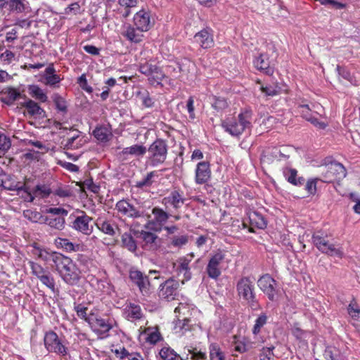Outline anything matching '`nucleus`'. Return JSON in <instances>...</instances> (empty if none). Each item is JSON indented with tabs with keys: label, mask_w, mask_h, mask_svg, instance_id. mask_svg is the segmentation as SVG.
I'll list each match as a JSON object with an SVG mask.
<instances>
[{
	"label": "nucleus",
	"mask_w": 360,
	"mask_h": 360,
	"mask_svg": "<svg viewBox=\"0 0 360 360\" xmlns=\"http://www.w3.org/2000/svg\"><path fill=\"white\" fill-rule=\"evenodd\" d=\"M251 114L245 111L238 115V118L227 117L222 121L221 126L226 131L233 136H240L246 129L252 127Z\"/></svg>",
	"instance_id": "f257e3e1"
},
{
	"label": "nucleus",
	"mask_w": 360,
	"mask_h": 360,
	"mask_svg": "<svg viewBox=\"0 0 360 360\" xmlns=\"http://www.w3.org/2000/svg\"><path fill=\"white\" fill-rule=\"evenodd\" d=\"M44 344L49 353H54L61 356H65L69 353L68 342L63 335L59 336L53 330L45 333Z\"/></svg>",
	"instance_id": "f03ea898"
},
{
	"label": "nucleus",
	"mask_w": 360,
	"mask_h": 360,
	"mask_svg": "<svg viewBox=\"0 0 360 360\" xmlns=\"http://www.w3.org/2000/svg\"><path fill=\"white\" fill-rule=\"evenodd\" d=\"M148 153V160L153 167H157L167 159L168 154V145L165 140L156 139L147 149Z\"/></svg>",
	"instance_id": "7ed1b4c3"
},
{
	"label": "nucleus",
	"mask_w": 360,
	"mask_h": 360,
	"mask_svg": "<svg viewBox=\"0 0 360 360\" xmlns=\"http://www.w3.org/2000/svg\"><path fill=\"white\" fill-rule=\"evenodd\" d=\"M324 169L321 181L325 183L339 182L347 175V170L342 164L336 161H329V158L324 160Z\"/></svg>",
	"instance_id": "20e7f679"
},
{
	"label": "nucleus",
	"mask_w": 360,
	"mask_h": 360,
	"mask_svg": "<svg viewBox=\"0 0 360 360\" xmlns=\"http://www.w3.org/2000/svg\"><path fill=\"white\" fill-rule=\"evenodd\" d=\"M312 242L317 249L322 253L330 256H337L339 258L343 257V252L340 248H336L333 244L329 243L326 236L315 233L312 236Z\"/></svg>",
	"instance_id": "39448f33"
},
{
	"label": "nucleus",
	"mask_w": 360,
	"mask_h": 360,
	"mask_svg": "<svg viewBox=\"0 0 360 360\" xmlns=\"http://www.w3.org/2000/svg\"><path fill=\"white\" fill-rule=\"evenodd\" d=\"M179 281L174 278H169L160 285L158 296L168 302L176 300L179 296Z\"/></svg>",
	"instance_id": "423d86ee"
},
{
	"label": "nucleus",
	"mask_w": 360,
	"mask_h": 360,
	"mask_svg": "<svg viewBox=\"0 0 360 360\" xmlns=\"http://www.w3.org/2000/svg\"><path fill=\"white\" fill-rule=\"evenodd\" d=\"M86 321L91 325V327L97 328L94 331L100 336V338L108 337V332L113 327L112 322L110 319L106 320L100 316H96L94 314L88 316Z\"/></svg>",
	"instance_id": "0eeeda50"
},
{
	"label": "nucleus",
	"mask_w": 360,
	"mask_h": 360,
	"mask_svg": "<svg viewBox=\"0 0 360 360\" xmlns=\"http://www.w3.org/2000/svg\"><path fill=\"white\" fill-rule=\"evenodd\" d=\"M115 210L121 215L131 219H137L143 216V212L127 199L119 200L115 205Z\"/></svg>",
	"instance_id": "6e6552de"
},
{
	"label": "nucleus",
	"mask_w": 360,
	"mask_h": 360,
	"mask_svg": "<svg viewBox=\"0 0 360 360\" xmlns=\"http://www.w3.org/2000/svg\"><path fill=\"white\" fill-rule=\"evenodd\" d=\"M257 283L261 290L267 295L269 300L274 301L277 294L276 280L269 274H265L259 278Z\"/></svg>",
	"instance_id": "1a4fd4ad"
},
{
	"label": "nucleus",
	"mask_w": 360,
	"mask_h": 360,
	"mask_svg": "<svg viewBox=\"0 0 360 360\" xmlns=\"http://www.w3.org/2000/svg\"><path fill=\"white\" fill-rule=\"evenodd\" d=\"M129 278L139 289L143 295H147L150 290V281L148 276L139 270L131 269Z\"/></svg>",
	"instance_id": "9d476101"
},
{
	"label": "nucleus",
	"mask_w": 360,
	"mask_h": 360,
	"mask_svg": "<svg viewBox=\"0 0 360 360\" xmlns=\"http://www.w3.org/2000/svg\"><path fill=\"white\" fill-rule=\"evenodd\" d=\"M236 290L238 296L244 300L256 294L254 283L248 276H243L238 280L236 284Z\"/></svg>",
	"instance_id": "9b49d317"
},
{
	"label": "nucleus",
	"mask_w": 360,
	"mask_h": 360,
	"mask_svg": "<svg viewBox=\"0 0 360 360\" xmlns=\"http://www.w3.org/2000/svg\"><path fill=\"white\" fill-rule=\"evenodd\" d=\"M133 20L134 25L144 32L148 31L154 24V21L150 18V12L145 9L136 13Z\"/></svg>",
	"instance_id": "f8f14e48"
},
{
	"label": "nucleus",
	"mask_w": 360,
	"mask_h": 360,
	"mask_svg": "<svg viewBox=\"0 0 360 360\" xmlns=\"http://www.w3.org/2000/svg\"><path fill=\"white\" fill-rule=\"evenodd\" d=\"M224 257L225 255L221 251H218L211 257L206 268L209 277L217 279L220 276L219 264L224 259Z\"/></svg>",
	"instance_id": "ddd939ff"
},
{
	"label": "nucleus",
	"mask_w": 360,
	"mask_h": 360,
	"mask_svg": "<svg viewBox=\"0 0 360 360\" xmlns=\"http://www.w3.org/2000/svg\"><path fill=\"white\" fill-rule=\"evenodd\" d=\"M253 64L257 70L263 72L267 75H271L274 72V65L269 60L267 53H260L258 56L255 57Z\"/></svg>",
	"instance_id": "4468645a"
},
{
	"label": "nucleus",
	"mask_w": 360,
	"mask_h": 360,
	"mask_svg": "<svg viewBox=\"0 0 360 360\" xmlns=\"http://www.w3.org/2000/svg\"><path fill=\"white\" fill-rule=\"evenodd\" d=\"M91 218L84 212L82 216H78L72 221L70 226L75 230L85 235H89L92 232V226L89 225Z\"/></svg>",
	"instance_id": "2eb2a0df"
},
{
	"label": "nucleus",
	"mask_w": 360,
	"mask_h": 360,
	"mask_svg": "<svg viewBox=\"0 0 360 360\" xmlns=\"http://www.w3.org/2000/svg\"><path fill=\"white\" fill-rule=\"evenodd\" d=\"M194 257V254L191 253L185 257H179L177 260L179 266L176 268L177 273L184 274V280L182 283H184V281H188L191 279L192 274L191 271L190 263Z\"/></svg>",
	"instance_id": "dca6fc26"
},
{
	"label": "nucleus",
	"mask_w": 360,
	"mask_h": 360,
	"mask_svg": "<svg viewBox=\"0 0 360 360\" xmlns=\"http://www.w3.org/2000/svg\"><path fill=\"white\" fill-rule=\"evenodd\" d=\"M211 176L210 163L207 161L198 162L195 169V181L197 184H203L208 181Z\"/></svg>",
	"instance_id": "f3484780"
},
{
	"label": "nucleus",
	"mask_w": 360,
	"mask_h": 360,
	"mask_svg": "<svg viewBox=\"0 0 360 360\" xmlns=\"http://www.w3.org/2000/svg\"><path fill=\"white\" fill-rule=\"evenodd\" d=\"M146 152V147L143 145L135 144L123 148L118 155L122 160H127L130 157H143Z\"/></svg>",
	"instance_id": "a211bd4d"
},
{
	"label": "nucleus",
	"mask_w": 360,
	"mask_h": 360,
	"mask_svg": "<svg viewBox=\"0 0 360 360\" xmlns=\"http://www.w3.org/2000/svg\"><path fill=\"white\" fill-rule=\"evenodd\" d=\"M144 31H141L138 29L137 27H134L130 24H127L124 27V31L122 34L128 41L131 43L139 44L143 39L144 35L143 34Z\"/></svg>",
	"instance_id": "6ab92c4d"
},
{
	"label": "nucleus",
	"mask_w": 360,
	"mask_h": 360,
	"mask_svg": "<svg viewBox=\"0 0 360 360\" xmlns=\"http://www.w3.org/2000/svg\"><path fill=\"white\" fill-rule=\"evenodd\" d=\"M210 28H205L197 32L194 39L202 49H209L214 45L213 34Z\"/></svg>",
	"instance_id": "aec40b11"
},
{
	"label": "nucleus",
	"mask_w": 360,
	"mask_h": 360,
	"mask_svg": "<svg viewBox=\"0 0 360 360\" xmlns=\"http://www.w3.org/2000/svg\"><path fill=\"white\" fill-rule=\"evenodd\" d=\"M2 94L5 96L0 98V101L8 106H11L14 104L15 101L20 98H26L25 95H22L18 89L12 87L7 86L2 90Z\"/></svg>",
	"instance_id": "412c9836"
},
{
	"label": "nucleus",
	"mask_w": 360,
	"mask_h": 360,
	"mask_svg": "<svg viewBox=\"0 0 360 360\" xmlns=\"http://www.w3.org/2000/svg\"><path fill=\"white\" fill-rule=\"evenodd\" d=\"M152 214L154 216V219L148 221L146 225L147 229H153V226L155 224L162 226L167 221L170 217L169 213L158 207H155L152 209Z\"/></svg>",
	"instance_id": "4be33fe9"
},
{
	"label": "nucleus",
	"mask_w": 360,
	"mask_h": 360,
	"mask_svg": "<svg viewBox=\"0 0 360 360\" xmlns=\"http://www.w3.org/2000/svg\"><path fill=\"white\" fill-rule=\"evenodd\" d=\"M81 271L77 266L76 264L66 270V273L63 274L60 278L62 280L70 285H77L81 278Z\"/></svg>",
	"instance_id": "5701e85b"
},
{
	"label": "nucleus",
	"mask_w": 360,
	"mask_h": 360,
	"mask_svg": "<svg viewBox=\"0 0 360 360\" xmlns=\"http://www.w3.org/2000/svg\"><path fill=\"white\" fill-rule=\"evenodd\" d=\"M141 236L143 241V248L147 250L155 251L158 250L159 238L158 235L150 231H142Z\"/></svg>",
	"instance_id": "b1692460"
},
{
	"label": "nucleus",
	"mask_w": 360,
	"mask_h": 360,
	"mask_svg": "<svg viewBox=\"0 0 360 360\" xmlns=\"http://www.w3.org/2000/svg\"><path fill=\"white\" fill-rule=\"evenodd\" d=\"M55 264L52 266L56 269L60 276L66 273V270L69 267L75 264V262L68 257H66L60 253L58 258L55 259Z\"/></svg>",
	"instance_id": "393cba45"
},
{
	"label": "nucleus",
	"mask_w": 360,
	"mask_h": 360,
	"mask_svg": "<svg viewBox=\"0 0 360 360\" xmlns=\"http://www.w3.org/2000/svg\"><path fill=\"white\" fill-rule=\"evenodd\" d=\"M4 178V180L2 188L8 191H18V194L20 193L22 189H26L25 184L17 181L14 176L5 173Z\"/></svg>",
	"instance_id": "a878e982"
},
{
	"label": "nucleus",
	"mask_w": 360,
	"mask_h": 360,
	"mask_svg": "<svg viewBox=\"0 0 360 360\" xmlns=\"http://www.w3.org/2000/svg\"><path fill=\"white\" fill-rule=\"evenodd\" d=\"M21 106L25 108L28 114L31 116H38L39 117H44L46 116V111L37 103L31 99L22 103Z\"/></svg>",
	"instance_id": "bb28decb"
},
{
	"label": "nucleus",
	"mask_w": 360,
	"mask_h": 360,
	"mask_svg": "<svg viewBox=\"0 0 360 360\" xmlns=\"http://www.w3.org/2000/svg\"><path fill=\"white\" fill-rule=\"evenodd\" d=\"M44 78L45 84L50 86H55L61 81L60 76L56 74V70L52 63L45 69Z\"/></svg>",
	"instance_id": "cd10ccee"
},
{
	"label": "nucleus",
	"mask_w": 360,
	"mask_h": 360,
	"mask_svg": "<svg viewBox=\"0 0 360 360\" xmlns=\"http://www.w3.org/2000/svg\"><path fill=\"white\" fill-rule=\"evenodd\" d=\"M283 175L286 180L291 184L300 186L304 184L305 179L302 176L297 177V171L292 168H285L283 170Z\"/></svg>",
	"instance_id": "c85d7f7f"
},
{
	"label": "nucleus",
	"mask_w": 360,
	"mask_h": 360,
	"mask_svg": "<svg viewBox=\"0 0 360 360\" xmlns=\"http://www.w3.org/2000/svg\"><path fill=\"white\" fill-rule=\"evenodd\" d=\"M96 225L105 234L114 236L116 233L115 229L117 228V226L114 222L99 219L97 220Z\"/></svg>",
	"instance_id": "c756f323"
},
{
	"label": "nucleus",
	"mask_w": 360,
	"mask_h": 360,
	"mask_svg": "<svg viewBox=\"0 0 360 360\" xmlns=\"http://www.w3.org/2000/svg\"><path fill=\"white\" fill-rule=\"evenodd\" d=\"M249 220L252 226L260 229H264L267 226V221L264 217L257 211H253L249 214Z\"/></svg>",
	"instance_id": "7c9ffc66"
},
{
	"label": "nucleus",
	"mask_w": 360,
	"mask_h": 360,
	"mask_svg": "<svg viewBox=\"0 0 360 360\" xmlns=\"http://www.w3.org/2000/svg\"><path fill=\"white\" fill-rule=\"evenodd\" d=\"M163 202L169 203L174 209H179L181 205L184 204L185 198L179 193L178 191H173L168 197L163 198Z\"/></svg>",
	"instance_id": "2f4dec72"
},
{
	"label": "nucleus",
	"mask_w": 360,
	"mask_h": 360,
	"mask_svg": "<svg viewBox=\"0 0 360 360\" xmlns=\"http://www.w3.org/2000/svg\"><path fill=\"white\" fill-rule=\"evenodd\" d=\"M55 242L58 248H61L67 252H77L81 249L80 244L73 243L68 238H58Z\"/></svg>",
	"instance_id": "473e14b6"
},
{
	"label": "nucleus",
	"mask_w": 360,
	"mask_h": 360,
	"mask_svg": "<svg viewBox=\"0 0 360 360\" xmlns=\"http://www.w3.org/2000/svg\"><path fill=\"white\" fill-rule=\"evenodd\" d=\"M122 245L131 252H135L137 245L135 239L130 233H124L121 237Z\"/></svg>",
	"instance_id": "72a5a7b5"
},
{
	"label": "nucleus",
	"mask_w": 360,
	"mask_h": 360,
	"mask_svg": "<svg viewBox=\"0 0 360 360\" xmlns=\"http://www.w3.org/2000/svg\"><path fill=\"white\" fill-rule=\"evenodd\" d=\"M44 224L56 230H63L65 228V219L62 216L60 217L46 216Z\"/></svg>",
	"instance_id": "f704fd0d"
},
{
	"label": "nucleus",
	"mask_w": 360,
	"mask_h": 360,
	"mask_svg": "<svg viewBox=\"0 0 360 360\" xmlns=\"http://www.w3.org/2000/svg\"><path fill=\"white\" fill-rule=\"evenodd\" d=\"M28 91L32 98H34L40 102L45 103L48 101V96L38 85H29Z\"/></svg>",
	"instance_id": "c9c22d12"
},
{
	"label": "nucleus",
	"mask_w": 360,
	"mask_h": 360,
	"mask_svg": "<svg viewBox=\"0 0 360 360\" xmlns=\"http://www.w3.org/2000/svg\"><path fill=\"white\" fill-rule=\"evenodd\" d=\"M51 98L56 105V110L63 114H66L68 112V105L65 98L58 93H54L51 96Z\"/></svg>",
	"instance_id": "e433bc0d"
},
{
	"label": "nucleus",
	"mask_w": 360,
	"mask_h": 360,
	"mask_svg": "<svg viewBox=\"0 0 360 360\" xmlns=\"http://www.w3.org/2000/svg\"><path fill=\"white\" fill-rule=\"evenodd\" d=\"M23 216L29 221L34 223L44 224L45 217L39 212L27 210L23 211Z\"/></svg>",
	"instance_id": "4c0bfd02"
},
{
	"label": "nucleus",
	"mask_w": 360,
	"mask_h": 360,
	"mask_svg": "<svg viewBox=\"0 0 360 360\" xmlns=\"http://www.w3.org/2000/svg\"><path fill=\"white\" fill-rule=\"evenodd\" d=\"M165 76V75L161 68L156 65L154 68L153 72L150 74L148 81L152 85H159L161 84Z\"/></svg>",
	"instance_id": "58836bf2"
},
{
	"label": "nucleus",
	"mask_w": 360,
	"mask_h": 360,
	"mask_svg": "<svg viewBox=\"0 0 360 360\" xmlns=\"http://www.w3.org/2000/svg\"><path fill=\"white\" fill-rule=\"evenodd\" d=\"M79 131H77V134L73 135L70 138L66 140V143L64 144V148L67 150H75L77 149L82 146V139L79 138Z\"/></svg>",
	"instance_id": "ea45409f"
},
{
	"label": "nucleus",
	"mask_w": 360,
	"mask_h": 360,
	"mask_svg": "<svg viewBox=\"0 0 360 360\" xmlns=\"http://www.w3.org/2000/svg\"><path fill=\"white\" fill-rule=\"evenodd\" d=\"M209 351L210 360H225V355L217 344L212 343Z\"/></svg>",
	"instance_id": "a19ab883"
},
{
	"label": "nucleus",
	"mask_w": 360,
	"mask_h": 360,
	"mask_svg": "<svg viewBox=\"0 0 360 360\" xmlns=\"http://www.w3.org/2000/svg\"><path fill=\"white\" fill-rule=\"evenodd\" d=\"M268 316L266 313H261L259 316L256 319L255 325L252 328V333L257 335L260 333L261 328L267 323Z\"/></svg>",
	"instance_id": "79ce46f5"
},
{
	"label": "nucleus",
	"mask_w": 360,
	"mask_h": 360,
	"mask_svg": "<svg viewBox=\"0 0 360 360\" xmlns=\"http://www.w3.org/2000/svg\"><path fill=\"white\" fill-rule=\"evenodd\" d=\"M336 70L340 77L348 81L351 84L356 85V80L347 68L337 65Z\"/></svg>",
	"instance_id": "37998d69"
},
{
	"label": "nucleus",
	"mask_w": 360,
	"mask_h": 360,
	"mask_svg": "<svg viewBox=\"0 0 360 360\" xmlns=\"http://www.w3.org/2000/svg\"><path fill=\"white\" fill-rule=\"evenodd\" d=\"M41 283L46 285L48 288H49L52 292H55L56 290V283L55 279L51 274V273L49 271L44 275H41V276L39 278Z\"/></svg>",
	"instance_id": "c03bdc74"
},
{
	"label": "nucleus",
	"mask_w": 360,
	"mask_h": 360,
	"mask_svg": "<svg viewBox=\"0 0 360 360\" xmlns=\"http://www.w3.org/2000/svg\"><path fill=\"white\" fill-rule=\"evenodd\" d=\"M92 134L101 142H107L108 141V131L105 127H96Z\"/></svg>",
	"instance_id": "a18cd8bd"
},
{
	"label": "nucleus",
	"mask_w": 360,
	"mask_h": 360,
	"mask_svg": "<svg viewBox=\"0 0 360 360\" xmlns=\"http://www.w3.org/2000/svg\"><path fill=\"white\" fill-rule=\"evenodd\" d=\"M261 91L267 96H274L281 93V87L278 84L262 86Z\"/></svg>",
	"instance_id": "49530a36"
},
{
	"label": "nucleus",
	"mask_w": 360,
	"mask_h": 360,
	"mask_svg": "<svg viewBox=\"0 0 360 360\" xmlns=\"http://www.w3.org/2000/svg\"><path fill=\"white\" fill-rule=\"evenodd\" d=\"M324 356L326 360H342L340 351L332 347H327L324 352Z\"/></svg>",
	"instance_id": "de8ad7c7"
},
{
	"label": "nucleus",
	"mask_w": 360,
	"mask_h": 360,
	"mask_svg": "<svg viewBox=\"0 0 360 360\" xmlns=\"http://www.w3.org/2000/svg\"><path fill=\"white\" fill-rule=\"evenodd\" d=\"M25 2V0H10L8 2L10 10L18 13L24 12L26 8Z\"/></svg>",
	"instance_id": "09e8293b"
},
{
	"label": "nucleus",
	"mask_w": 360,
	"mask_h": 360,
	"mask_svg": "<svg viewBox=\"0 0 360 360\" xmlns=\"http://www.w3.org/2000/svg\"><path fill=\"white\" fill-rule=\"evenodd\" d=\"M28 264L32 270V274L35 276L38 279L44 275L49 271L44 268L41 264L33 261H29Z\"/></svg>",
	"instance_id": "8fccbe9b"
},
{
	"label": "nucleus",
	"mask_w": 360,
	"mask_h": 360,
	"mask_svg": "<svg viewBox=\"0 0 360 360\" xmlns=\"http://www.w3.org/2000/svg\"><path fill=\"white\" fill-rule=\"evenodd\" d=\"M212 107L217 111H222L228 107L226 100L223 97L212 96Z\"/></svg>",
	"instance_id": "3c124183"
},
{
	"label": "nucleus",
	"mask_w": 360,
	"mask_h": 360,
	"mask_svg": "<svg viewBox=\"0 0 360 360\" xmlns=\"http://www.w3.org/2000/svg\"><path fill=\"white\" fill-rule=\"evenodd\" d=\"M159 354L162 360H175L177 354L169 347H162Z\"/></svg>",
	"instance_id": "603ef678"
},
{
	"label": "nucleus",
	"mask_w": 360,
	"mask_h": 360,
	"mask_svg": "<svg viewBox=\"0 0 360 360\" xmlns=\"http://www.w3.org/2000/svg\"><path fill=\"white\" fill-rule=\"evenodd\" d=\"M155 175V172H150L148 173L147 175L143 178V179L136 182V186L139 188L150 186L153 183V178Z\"/></svg>",
	"instance_id": "864d4df0"
},
{
	"label": "nucleus",
	"mask_w": 360,
	"mask_h": 360,
	"mask_svg": "<svg viewBox=\"0 0 360 360\" xmlns=\"http://www.w3.org/2000/svg\"><path fill=\"white\" fill-rule=\"evenodd\" d=\"M59 255L60 253L58 252H51L49 251L47 249L44 248V250H42V253L39 257V259L46 262L51 261L54 264L56 262L55 259L58 258V256H59Z\"/></svg>",
	"instance_id": "5fc2aeb1"
},
{
	"label": "nucleus",
	"mask_w": 360,
	"mask_h": 360,
	"mask_svg": "<svg viewBox=\"0 0 360 360\" xmlns=\"http://www.w3.org/2000/svg\"><path fill=\"white\" fill-rule=\"evenodd\" d=\"M191 357H188V354L186 356V360H205L207 359V354L205 352L198 351L196 348L188 349Z\"/></svg>",
	"instance_id": "6e6d98bb"
},
{
	"label": "nucleus",
	"mask_w": 360,
	"mask_h": 360,
	"mask_svg": "<svg viewBox=\"0 0 360 360\" xmlns=\"http://www.w3.org/2000/svg\"><path fill=\"white\" fill-rule=\"evenodd\" d=\"M32 192L34 196H40L41 198H46L51 193V189L45 185L36 186Z\"/></svg>",
	"instance_id": "4d7b16f0"
},
{
	"label": "nucleus",
	"mask_w": 360,
	"mask_h": 360,
	"mask_svg": "<svg viewBox=\"0 0 360 360\" xmlns=\"http://www.w3.org/2000/svg\"><path fill=\"white\" fill-rule=\"evenodd\" d=\"M11 146L10 138L0 131V153L4 154Z\"/></svg>",
	"instance_id": "13d9d810"
},
{
	"label": "nucleus",
	"mask_w": 360,
	"mask_h": 360,
	"mask_svg": "<svg viewBox=\"0 0 360 360\" xmlns=\"http://www.w3.org/2000/svg\"><path fill=\"white\" fill-rule=\"evenodd\" d=\"M318 181H321V179H309L305 184V190L309 195H314L316 193V184Z\"/></svg>",
	"instance_id": "bf43d9fd"
},
{
	"label": "nucleus",
	"mask_w": 360,
	"mask_h": 360,
	"mask_svg": "<svg viewBox=\"0 0 360 360\" xmlns=\"http://www.w3.org/2000/svg\"><path fill=\"white\" fill-rule=\"evenodd\" d=\"M46 212L51 214L55 217H65L68 214V211L63 207H49L46 210Z\"/></svg>",
	"instance_id": "052dcab7"
},
{
	"label": "nucleus",
	"mask_w": 360,
	"mask_h": 360,
	"mask_svg": "<svg viewBox=\"0 0 360 360\" xmlns=\"http://www.w3.org/2000/svg\"><path fill=\"white\" fill-rule=\"evenodd\" d=\"M129 316L135 319H140L142 317L141 307L135 304H130Z\"/></svg>",
	"instance_id": "680f3d73"
},
{
	"label": "nucleus",
	"mask_w": 360,
	"mask_h": 360,
	"mask_svg": "<svg viewBox=\"0 0 360 360\" xmlns=\"http://www.w3.org/2000/svg\"><path fill=\"white\" fill-rule=\"evenodd\" d=\"M188 237L186 235H183L180 236H174L172 238L171 244L174 247L180 248L188 243Z\"/></svg>",
	"instance_id": "e2e57ef3"
},
{
	"label": "nucleus",
	"mask_w": 360,
	"mask_h": 360,
	"mask_svg": "<svg viewBox=\"0 0 360 360\" xmlns=\"http://www.w3.org/2000/svg\"><path fill=\"white\" fill-rule=\"evenodd\" d=\"M155 66V65L146 62L139 65V70L141 74L149 76L150 74L153 72V70Z\"/></svg>",
	"instance_id": "0e129e2a"
},
{
	"label": "nucleus",
	"mask_w": 360,
	"mask_h": 360,
	"mask_svg": "<svg viewBox=\"0 0 360 360\" xmlns=\"http://www.w3.org/2000/svg\"><path fill=\"white\" fill-rule=\"evenodd\" d=\"M162 339V338L160 333L156 330L148 334V337L146 338V342L152 345H155Z\"/></svg>",
	"instance_id": "69168bd1"
},
{
	"label": "nucleus",
	"mask_w": 360,
	"mask_h": 360,
	"mask_svg": "<svg viewBox=\"0 0 360 360\" xmlns=\"http://www.w3.org/2000/svg\"><path fill=\"white\" fill-rule=\"evenodd\" d=\"M355 304L352 303L349 304L347 308L348 314L352 319L360 321V309L354 307Z\"/></svg>",
	"instance_id": "338daca9"
},
{
	"label": "nucleus",
	"mask_w": 360,
	"mask_h": 360,
	"mask_svg": "<svg viewBox=\"0 0 360 360\" xmlns=\"http://www.w3.org/2000/svg\"><path fill=\"white\" fill-rule=\"evenodd\" d=\"M301 109L300 113L301 116L307 121H310L313 116L311 112V110L309 109L308 105H300Z\"/></svg>",
	"instance_id": "774afa93"
}]
</instances>
